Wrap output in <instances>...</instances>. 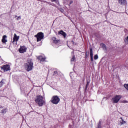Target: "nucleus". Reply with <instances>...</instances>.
<instances>
[{"label":"nucleus","instance_id":"nucleus-1","mask_svg":"<svg viewBox=\"0 0 128 128\" xmlns=\"http://www.w3.org/2000/svg\"><path fill=\"white\" fill-rule=\"evenodd\" d=\"M35 102L39 106H42L44 104H46V100H44L42 96L40 95H37L36 96Z\"/></svg>","mask_w":128,"mask_h":128},{"label":"nucleus","instance_id":"nucleus-2","mask_svg":"<svg viewBox=\"0 0 128 128\" xmlns=\"http://www.w3.org/2000/svg\"><path fill=\"white\" fill-rule=\"evenodd\" d=\"M27 72H30L34 68V63L32 62V60H28V62L25 64Z\"/></svg>","mask_w":128,"mask_h":128},{"label":"nucleus","instance_id":"nucleus-3","mask_svg":"<svg viewBox=\"0 0 128 128\" xmlns=\"http://www.w3.org/2000/svg\"><path fill=\"white\" fill-rule=\"evenodd\" d=\"M60 99L58 96H54L52 97L50 102L54 104H58L60 102Z\"/></svg>","mask_w":128,"mask_h":128},{"label":"nucleus","instance_id":"nucleus-4","mask_svg":"<svg viewBox=\"0 0 128 128\" xmlns=\"http://www.w3.org/2000/svg\"><path fill=\"white\" fill-rule=\"evenodd\" d=\"M122 98V96L120 95H117L114 96L113 98L112 99V102H113V104H118V102H120V100Z\"/></svg>","mask_w":128,"mask_h":128},{"label":"nucleus","instance_id":"nucleus-5","mask_svg":"<svg viewBox=\"0 0 128 128\" xmlns=\"http://www.w3.org/2000/svg\"><path fill=\"white\" fill-rule=\"evenodd\" d=\"M35 38H37V42H40L43 38L44 36V33L40 32L38 34L35 35Z\"/></svg>","mask_w":128,"mask_h":128},{"label":"nucleus","instance_id":"nucleus-6","mask_svg":"<svg viewBox=\"0 0 128 128\" xmlns=\"http://www.w3.org/2000/svg\"><path fill=\"white\" fill-rule=\"evenodd\" d=\"M18 40H20V36H18L16 34H14L13 38V41L12 42V44H15V46H16Z\"/></svg>","mask_w":128,"mask_h":128},{"label":"nucleus","instance_id":"nucleus-7","mask_svg":"<svg viewBox=\"0 0 128 128\" xmlns=\"http://www.w3.org/2000/svg\"><path fill=\"white\" fill-rule=\"evenodd\" d=\"M0 68L2 70H4V72H8V70H10L9 64L3 65L0 66Z\"/></svg>","mask_w":128,"mask_h":128},{"label":"nucleus","instance_id":"nucleus-8","mask_svg":"<svg viewBox=\"0 0 128 128\" xmlns=\"http://www.w3.org/2000/svg\"><path fill=\"white\" fill-rule=\"evenodd\" d=\"M19 52L20 54H24L26 52V48L24 46H21L20 48H19Z\"/></svg>","mask_w":128,"mask_h":128},{"label":"nucleus","instance_id":"nucleus-9","mask_svg":"<svg viewBox=\"0 0 128 128\" xmlns=\"http://www.w3.org/2000/svg\"><path fill=\"white\" fill-rule=\"evenodd\" d=\"M0 112H1V114H4L6 113V108H4V107H2V106H0Z\"/></svg>","mask_w":128,"mask_h":128},{"label":"nucleus","instance_id":"nucleus-10","mask_svg":"<svg viewBox=\"0 0 128 128\" xmlns=\"http://www.w3.org/2000/svg\"><path fill=\"white\" fill-rule=\"evenodd\" d=\"M118 2L122 6H126V0H118Z\"/></svg>","mask_w":128,"mask_h":128},{"label":"nucleus","instance_id":"nucleus-11","mask_svg":"<svg viewBox=\"0 0 128 128\" xmlns=\"http://www.w3.org/2000/svg\"><path fill=\"white\" fill-rule=\"evenodd\" d=\"M37 58L38 60H40V62H44L46 60V57H43L42 56H38Z\"/></svg>","mask_w":128,"mask_h":128},{"label":"nucleus","instance_id":"nucleus-12","mask_svg":"<svg viewBox=\"0 0 128 128\" xmlns=\"http://www.w3.org/2000/svg\"><path fill=\"white\" fill-rule=\"evenodd\" d=\"M90 56L91 58V60L94 62V53L92 52V48L90 49Z\"/></svg>","mask_w":128,"mask_h":128},{"label":"nucleus","instance_id":"nucleus-13","mask_svg":"<svg viewBox=\"0 0 128 128\" xmlns=\"http://www.w3.org/2000/svg\"><path fill=\"white\" fill-rule=\"evenodd\" d=\"M58 34H62L65 38L66 36V34L62 30H60L58 32Z\"/></svg>","mask_w":128,"mask_h":128},{"label":"nucleus","instance_id":"nucleus-14","mask_svg":"<svg viewBox=\"0 0 128 128\" xmlns=\"http://www.w3.org/2000/svg\"><path fill=\"white\" fill-rule=\"evenodd\" d=\"M100 46L104 52H106L108 50V48H106V46L104 44H101Z\"/></svg>","mask_w":128,"mask_h":128},{"label":"nucleus","instance_id":"nucleus-15","mask_svg":"<svg viewBox=\"0 0 128 128\" xmlns=\"http://www.w3.org/2000/svg\"><path fill=\"white\" fill-rule=\"evenodd\" d=\"M6 35H4L2 36V42L4 44H6V42H8V40H6Z\"/></svg>","mask_w":128,"mask_h":128},{"label":"nucleus","instance_id":"nucleus-16","mask_svg":"<svg viewBox=\"0 0 128 128\" xmlns=\"http://www.w3.org/2000/svg\"><path fill=\"white\" fill-rule=\"evenodd\" d=\"M52 40L54 44H58V42H60V40H56V38L55 37H53L52 38Z\"/></svg>","mask_w":128,"mask_h":128},{"label":"nucleus","instance_id":"nucleus-17","mask_svg":"<svg viewBox=\"0 0 128 128\" xmlns=\"http://www.w3.org/2000/svg\"><path fill=\"white\" fill-rule=\"evenodd\" d=\"M120 124H126V122L124 121V120H122V118H120Z\"/></svg>","mask_w":128,"mask_h":128},{"label":"nucleus","instance_id":"nucleus-18","mask_svg":"<svg viewBox=\"0 0 128 128\" xmlns=\"http://www.w3.org/2000/svg\"><path fill=\"white\" fill-rule=\"evenodd\" d=\"M4 84V80H2V81L0 82V88H2V86Z\"/></svg>","mask_w":128,"mask_h":128},{"label":"nucleus","instance_id":"nucleus-19","mask_svg":"<svg viewBox=\"0 0 128 128\" xmlns=\"http://www.w3.org/2000/svg\"><path fill=\"white\" fill-rule=\"evenodd\" d=\"M124 88H125L128 90V84H124Z\"/></svg>","mask_w":128,"mask_h":128},{"label":"nucleus","instance_id":"nucleus-20","mask_svg":"<svg viewBox=\"0 0 128 128\" xmlns=\"http://www.w3.org/2000/svg\"><path fill=\"white\" fill-rule=\"evenodd\" d=\"M98 54H96L94 56V60H98Z\"/></svg>","mask_w":128,"mask_h":128},{"label":"nucleus","instance_id":"nucleus-21","mask_svg":"<svg viewBox=\"0 0 128 128\" xmlns=\"http://www.w3.org/2000/svg\"><path fill=\"white\" fill-rule=\"evenodd\" d=\"M74 60H76V57L74 56H73V57L71 59V62H74Z\"/></svg>","mask_w":128,"mask_h":128},{"label":"nucleus","instance_id":"nucleus-22","mask_svg":"<svg viewBox=\"0 0 128 128\" xmlns=\"http://www.w3.org/2000/svg\"><path fill=\"white\" fill-rule=\"evenodd\" d=\"M56 74H58V72L54 71L53 74V76H56Z\"/></svg>","mask_w":128,"mask_h":128},{"label":"nucleus","instance_id":"nucleus-23","mask_svg":"<svg viewBox=\"0 0 128 128\" xmlns=\"http://www.w3.org/2000/svg\"><path fill=\"white\" fill-rule=\"evenodd\" d=\"M20 18H21L20 16H18L17 18V20H20Z\"/></svg>","mask_w":128,"mask_h":128},{"label":"nucleus","instance_id":"nucleus-24","mask_svg":"<svg viewBox=\"0 0 128 128\" xmlns=\"http://www.w3.org/2000/svg\"><path fill=\"white\" fill-rule=\"evenodd\" d=\"M72 44H76V43L72 41Z\"/></svg>","mask_w":128,"mask_h":128},{"label":"nucleus","instance_id":"nucleus-25","mask_svg":"<svg viewBox=\"0 0 128 128\" xmlns=\"http://www.w3.org/2000/svg\"><path fill=\"white\" fill-rule=\"evenodd\" d=\"M56 0H51V2H56Z\"/></svg>","mask_w":128,"mask_h":128},{"label":"nucleus","instance_id":"nucleus-26","mask_svg":"<svg viewBox=\"0 0 128 128\" xmlns=\"http://www.w3.org/2000/svg\"><path fill=\"white\" fill-rule=\"evenodd\" d=\"M88 82H87L86 88H88Z\"/></svg>","mask_w":128,"mask_h":128},{"label":"nucleus","instance_id":"nucleus-27","mask_svg":"<svg viewBox=\"0 0 128 128\" xmlns=\"http://www.w3.org/2000/svg\"><path fill=\"white\" fill-rule=\"evenodd\" d=\"M86 57L88 56V55H87V53H86Z\"/></svg>","mask_w":128,"mask_h":128},{"label":"nucleus","instance_id":"nucleus-28","mask_svg":"<svg viewBox=\"0 0 128 128\" xmlns=\"http://www.w3.org/2000/svg\"><path fill=\"white\" fill-rule=\"evenodd\" d=\"M61 12H64V10H62L61 11Z\"/></svg>","mask_w":128,"mask_h":128},{"label":"nucleus","instance_id":"nucleus-29","mask_svg":"<svg viewBox=\"0 0 128 128\" xmlns=\"http://www.w3.org/2000/svg\"><path fill=\"white\" fill-rule=\"evenodd\" d=\"M124 102H128L126 101H124Z\"/></svg>","mask_w":128,"mask_h":128},{"label":"nucleus","instance_id":"nucleus-30","mask_svg":"<svg viewBox=\"0 0 128 128\" xmlns=\"http://www.w3.org/2000/svg\"><path fill=\"white\" fill-rule=\"evenodd\" d=\"M16 16V18H18V16Z\"/></svg>","mask_w":128,"mask_h":128},{"label":"nucleus","instance_id":"nucleus-31","mask_svg":"<svg viewBox=\"0 0 128 128\" xmlns=\"http://www.w3.org/2000/svg\"><path fill=\"white\" fill-rule=\"evenodd\" d=\"M72 2H71L70 4H72Z\"/></svg>","mask_w":128,"mask_h":128}]
</instances>
